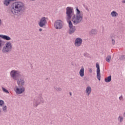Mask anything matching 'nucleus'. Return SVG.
Returning a JSON list of instances; mask_svg holds the SVG:
<instances>
[{"mask_svg": "<svg viewBox=\"0 0 125 125\" xmlns=\"http://www.w3.org/2000/svg\"><path fill=\"white\" fill-rule=\"evenodd\" d=\"M25 6L22 2L18 1L13 4V7L11 9V12L14 15H20L25 10Z\"/></svg>", "mask_w": 125, "mask_h": 125, "instance_id": "nucleus-1", "label": "nucleus"}, {"mask_svg": "<svg viewBox=\"0 0 125 125\" xmlns=\"http://www.w3.org/2000/svg\"><path fill=\"white\" fill-rule=\"evenodd\" d=\"M66 21L68 23L69 28L75 27L73 26V23L71 21L73 14H74V9L72 7H67L66 8Z\"/></svg>", "mask_w": 125, "mask_h": 125, "instance_id": "nucleus-2", "label": "nucleus"}, {"mask_svg": "<svg viewBox=\"0 0 125 125\" xmlns=\"http://www.w3.org/2000/svg\"><path fill=\"white\" fill-rule=\"evenodd\" d=\"M11 51H12V44L9 42H7L2 48V52L4 54H8Z\"/></svg>", "mask_w": 125, "mask_h": 125, "instance_id": "nucleus-3", "label": "nucleus"}, {"mask_svg": "<svg viewBox=\"0 0 125 125\" xmlns=\"http://www.w3.org/2000/svg\"><path fill=\"white\" fill-rule=\"evenodd\" d=\"M71 18L74 25H77L79 23H81V21L83 20V16L82 15H75L73 11V14Z\"/></svg>", "mask_w": 125, "mask_h": 125, "instance_id": "nucleus-4", "label": "nucleus"}, {"mask_svg": "<svg viewBox=\"0 0 125 125\" xmlns=\"http://www.w3.org/2000/svg\"><path fill=\"white\" fill-rule=\"evenodd\" d=\"M10 75L13 79H16V78H24V75H23L19 70H13L10 72Z\"/></svg>", "mask_w": 125, "mask_h": 125, "instance_id": "nucleus-5", "label": "nucleus"}, {"mask_svg": "<svg viewBox=\"0 0 125 125\" xmlns=\"http://www.w3.org/2000/svg\"><path fill=\"white\" fill-rule=\"evenodd\" d=\"M54 27L58 30H61L63 28V21L61 20H57L54 23Z\"/></svg>", "mask_w": 125, "mask_h": 125, "instance_id": "nucleus-6", "label": "nucleus"}, {"mask_svg": "<svg viewBox=\"0 0 125 125\" xmlns=\"http://www.w3.org/2000/svg\"><path fill=\"white\" fill-rule=\"evenodd\" d=\"M46 24V18L44 17H42L39 23V25L41 28H42V27H43L44 26H45Z\"/></svg>", "mask_w": 125, "mask_h": 125, "instance_id": "nucleus-7", "label": "nucleus"}, {"mask_svg": "<svg viewBox=\"0 0 125 125\" xmlns=\"http://www.w3.org/2000/svg\"><path fill=\"white\" fill-rule=\"evenodd\" d=\"M83 43V40L80 38H78L75 40V46H81Z\"/></svg>", "mask_w": 125, "mask_h": 125, "instance_id": "nucleus-8", "label": "nucleus"}, {"mask_svg": "<svg viewBox=\"0 0 125 125\" xmlns=\"http://www.w3.org/2000/svg\"><path fill=\"white\" fill-rule=\"evenodd\" d=\"M96 67L97 68V79H101V74L100 73V66L98 63H96Z\"/></svg>", "mask_w": 125, "mask_h": 125, "instance_id": "nucleus-9", "label": "nucleus"}, {"mask_svg": "<svg viewBox=\"0 0 125 125\" xmlns=\"http://www.w3.org/2000/svg\"><path fill=\"white\" fill-rule=\"evenodd\" d=\"M25 91V88H17L16 90V92L17 94H21V93H23Z\"/></svg>", "mask_w": 125, "mask_h": 125, "instance_id": "nucleus-10", "label": "nucleus"}, {"mask_svg": "<svg viewBox=\"0 0 125 125\" xmlns=\"http://www.w3.org/2000/svg\"><path fill=\"white\" fill-rule=\"evenodd\" d=\"M109 38L111 39L112 45H115V43H116V36L114 34H111Z\"/></svg>", "mask_w": 125, "mask_h": 125, "instance_id": "nucleus-11", "label": "nucleus"}, {"mask_svg": "<svg viewBox=\"0 0 125 125\" xmlns=\"http://www.w3.org/2000/svg\"><path fill=\"white\" fill-rule=\"evenodd\" d=\"M0 38L5 41H10L11 40V38L7 35H0Z\"/></svg>", "mask_w": 125, "mask_h": 125, "instance_id": "nucleus-12", "label": "nucleus"}, {"mask_svg": "<svg viewBox=\"0 0 125 125\" xmlns=\"http://www.w3.org/2000/svg\"><path fill=\"white\" fill-rule=\"evenodd\" d=\"M74 32H76V27L75 26H73L72 27H69L68 33L70 35H71L72 34H74Z\"/></svg>", "mask_w": 125, "mask_h": 125, "instance_id": "nucleus-13", "label": "nucleus"}, {"mask_svg": "<svg viewBox=\"0 0 125 125\" xmlns=\"http://www.w3.org/2000/svg\"><path fill=\"white\" fill-rule=\"evenodd\" d=\"M96 34H97V30L96 29H92L89 32L90 36H94V35H96Z\"/></svg>", "mask_w": 125, "mask_h": 125, "instance_id": "nucleus-14", "label": "nucleus"}, {"mask_svg": "<svg viewBox=\"0 0 125 125\" xmlns=\"http://www.w3.org/2000/svg\"><path fill=\"white\" fill-rule=\"evenodd\" d=\"M25 84V81L23 79H18V85H24Z\"/></svg>", "mask_w": 125, "mask_h": 125, "instance_id": "nucleus-15", "label": "nucleus"}, {"mask_svg": "<svg viewBox=\"0 0 125 125\" xmlns=\"http://www.w3.org/2000/svg\"><path fill=\"white\" fill-rule=\"evenodd\" d=\"M79 74L81 77H83L84 76V68L82 67L79 72Z\"/></svg>", "mask_w": 125, "mask_h": 125, "instance_id": "nucleus-16", "label": "nucleus"}, {"mask_svg": "<svg viewBox=\"0 0 125 125\" xmlns=\"http://www.w3.org/2000/svg\"><path fill=\"white\" fill-rule=\"evenodd\" d=\"M85 92L87 93V95H89V94H90V92H91V87L89 86L87 87Z\"/></svg>", "mask_w": 125, "mask_h": 125, "instance_id": "nucleus-17", "label": "nucleus"}, {"mask_svg": "<svg viewBox=\"0 0 125 125\" xmlns=\"http://www.w3.org/2000/svg\"><path fill=\"white\" fill-rule=\"evenodd\" d=\"M110 15L112 16V17H117L119 14L118 13H117V12L113 11L111 13Z\"/></svg>", "mask_w": 125, "mask_h": 125, "instance_id": "nucleus-18", "label": "nucleus"}, {"mask_svg": "<svg viewBox=\"0 0 125 125\" xmlns=\"http://www.w3.org/2000/svg\"><path fill=\"white\" fill-rule=\"evenodd\" d=\"M11 1H10V0H4V2L3 4H4V5H5L6 6H8V5H9V4H10V2Z\"/></svg>", "mask_w": 125, "mask_h": 125, "instance_id": "nucleus-19", "label": "nucleus"}, {"mask_svg": "<svg viewBox=\"0 0 125 125\" xmlns=\"http://www.w3.org/2000/svg\"><path fill=\"white\" fill-rule=\"evenodd\" d=\"M111 55H108L106 57L105 60L106 62H108V63H110V61L111 60Z\"/></svg>", "mask_w": 125, "mask_h": 125, "instance_id": "nucleus-20", "label": "nucleus"}, {"mask_svg": "<svg viewBox=\"0 0 125 125\" xmlns=\"http://www.w3.org/2000/svg\"><path fill=\"white\" fill-rule=\"evenodd\" d=\"M76 15H82V14H81V11H80L78 7H76Z\"/></svg>", "mask_w": 125, "mask_h": 125, "instance_id": "nucleus-21", "label": "nucleus"}, {"mask_svg": "<svg viewBox=\"0 0 125 125\" xmlns=\"http://www.w3.org/2000/svg\"><path fill=\"white\" fill-rule=\"evenodd\" d=\"M3 46V43L2 40L0 39V50H1V48H2V46Z\"/></svg>", "mask_w": 125, "mask_h": 125, "instance_id": "nucleus-22", "label": "nucleus"}, {"mask_svg": "<svg viewBox=\"0 0 125 125\" xmlns=\"http://www.w3.org/2000/svg\"><path fill=\"white\" fill-rule=\"evenodd\" d=\"M120 60H125V55L121 56L119 58Z\"/></svg>", "mask_w": 125, "mask_h": 125, "instance_id": "nucleus-23", "label": "nucleus"}, {"mask_svg": "<svg viewBox=\"0 0 125 125\" xmlns=\"http://www.w3.org/2000/svg\"><path fill=\"white\" fill-rule=\"evenodd\" d=\"M2 89L3 91L4 92H5V93H9V92L8 91V90H7L6 89H5L3 87H2Z\"/></svg>", "mask_w": 125, "mask_h": 125, "instance_id": "nucleus-24", "label": "nucleus"}, {"mask_svg": "<svg viewBox=\"0 0 125 125\" xmlns=\"http://www.w3.org/2000/svg\"><path fill=\"white\" fill-rule=\"evenodd\" d=\"M83 7H84V8L86 9V10H87V11H88V12H89V9H88V8L87 7V6H86L85 5L83 4Z\"/></svg>", "mask_w": 125, "mask_h": 125, "instance_id": "nucleus-25", "label": "nucleus"}, {"mask_svg": "<svg viewBox=\"0 0 125 125\" xmlns=\"http://www.w3.org/2000/svg\"><path fill=\"white\" fill-rule=\"evenodd\" d=\"M104 81L105 83H110L111 82V79H105Z\"/></svg>", "mask_w": 125, "mask_h": 125, "instance_id": "nucleus-26", "label": "nucleus"}, {"mask_svg": "<svg viewBox=\"0 0 125 125\" xmlns=\"http://www.w3.org/2000/svg\"><path fill=\"white\" fill-rule=\"evenodd\" d=\"M118 120H119V121H120V122H123L124 118H123V117H122L121 116H119Z\"/></svg>", "mask_w": 125, "mask_h": 125, "instance_id": "nucleus-27", "label": "nucleus"}, {"mask_svg": "<svg viewBox=\"0 0 125 125\" xmlns=\"http://www.w3.org/2000/svg\"><path fill=\"white\" fill-rule=\"evenodd\" d=\"M3 104H4V102H3V101L0 100V105L1 106H2V105H3Z\"/></svg>", "mask_w": 125, "mask_h": 125, "instance_id": "nucleus-28", "label": "nucleus"}, {"mask_svg": "<svg viewBox=\"0 0 125 125\" xmlns=\"http://www.w3.org/2000/svg\"><path fill=\"white\" fill-rule=\"evenodd\" d=\"M3 111H4V112H5V111H6V106H4L3 107Z\"/></svg>", "mask_w": 125, "mask_h": 125, "instance_id": "nucleus-29", "label": "nucleus"}, {"mask_svg": "<svg viewBox=\"0 0 125 125\" xmlns=\"http://www.w3.org/2000/svg\"><path fill=\"white\" fill-rule=\"evenodd\" d=\"M111 78H112V76H111V75H110L109 76H108L106 78H105V79H111Z\"/></svg>", "mask_w": 125, "mask_h": 125, "instance_id": "nucleus-30", "label": "nucleus"}, {"mask_svg": "<svg viewBox=\"0 0 125 125\" xmlns=\"http://www.w3.org/2000/svg\"><path fill=\"white\" fill-rule=\"evenodd\" d=\"M119 99H120V100H122V99H123V96L120 97Z\"/></svg>", "mask_w": 125, "mask_h": 125, "instance_id": "nucleus-31", "label": "nucleus"}, {"mask_svg": "<svg viewBox=\"0 0 125 125\" xmlns=\"http://www.w3.org/2000/svg\"><path fill=\"white\" fill-rule=\"evenodd\" d=\"M89 72H90V73H92V70H91V69H90Z\"/></svg>", "mask_w": 125, "mask_h": 125, "instance_id": "nucleus-32", "label": "nucleus"}, {"mask_svg": "<svg viewBox=\"0 0 125 125\" xmlns=\"http://www.w3.org/2000/svg\"><path fill=\"white\" fill-rule=\"evenodd\" d=\"M39 31L40 32H42V28H40Z\"/></svg>", "mask_w": 125, "mask_h": 125, "instance_id": "nucleus-33", "label": "nucleus"}, {"mask_svg": "<svg viewBox=\"0 0 125 125\" xmlns=\"http://www.w3.org/2000/svg\"><path fill=\"white\" fill-rule=\"evenodd\" d=\"M122 2H123V3H125V0H123V1H122Z\"/></svg>", "mask_w": 125, "mask_h": 125, "instance_id": "nucleus-34", "label": "nucleus"}, {"mask_svg": "<svg viewBox=\"0 0 125 125\" xmlns=\"http://www.w3.org/2000/svg\"><path fill=\"white\" fill-rule=\"evenodd\" d=\"M1 25V20L0 19V25Z\"/></svg>", "mask_w": 125, "mask_h": 125, "instance_id": "nucleus-35", "label": "nucleus"}, {"mask_svg": "<svg viewBox=\"0 0 125 125\" xmlns=\"http://www.w3.org/2000/svg\"><path fill=\"white\" fill-rule=\"evenodd\" d=\"M32 0V1H35L36 0Z\"/></svg>", "mask_w": 125, "mask_h": 125, "instance_id": "nucleus-36", "label": "nucleus"}, {"mask_svg": "<svg viewBox=\"0 0 125 125\" xmlns=\"http://www.w3.org/2000/svg\"><path fill=\"white\" fill-rule=\"evenodd\" d=\"M70 95H72V93H70Z\"/></svg>", "mask_w": 125, "mask_h": 125, "instance_id": "nucleus-37", "label": "nucleus"}, {"mask_svg": "<svg viewBox=\"0 0 125 125\" xmlns=\"http://www.w3.org/2000/svg\"><path fill=\"white\" fill-rule=\"evenodd\" d=\"M100 80H101L100 79H99V81H100Z\"/></svg>", "mask_w": 125, "mask_h": 125, "instance_id": "nucleus-38", "label": "nucleus"}]
</instances>
